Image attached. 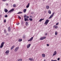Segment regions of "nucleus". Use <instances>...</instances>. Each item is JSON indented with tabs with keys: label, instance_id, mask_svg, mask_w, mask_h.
<instances>
[{
	"label": "nucleus",
	"instance_id": "ea45409f",
	"mask_svg": "<svg viewBox=\"0 0 61 61\" xmlns=\"http://www.w3.org/2000/svg\"><path fill=\"white\" fill-rule=\"evenodd\" d=\"M26 17V18L27 19L28 18H29V17L28 16H27Z\"/></svg>",
	"mask_w": 61,
	"mask_h": 61
},
{
	"label": "nucleus",
	"instance_id": "a19ab883",
	"mask_svg": "<svg viewBox=\"0 0 61 61\" xmlns=\"http://www.w3.org/2000/svg\"><path fill=\"white\" fill-rule=\"evenodd\" d=\"M19 23H18L17 24V25H19Z\"/></svg>",
	"mask_w": 61,
	"mask_h": 61
},
{
	"label": "nucleus",
	"instance_id": "20e7f679",
	"mask_svg": "<svg viewBox=\"0 0 61 61\" xmlns=\"http://www.w3.org/2000/svg\"><path fill=\"white\" fill-rule=\"evenodd\" d=\"M33 37H31L30 40H28V41H30V42H31V41L32 40H33Z\"/></svg>",
	"mask_w": 61,
	"mask_h": 61
},
{
	"label": "nucleus",
	"instance_id": "49530a36",
	"mask_svg": "<svg viewBox=\"0 0 61 61\" xmlns=\"http://www.w3.org/2000/svg\"><path fill=\"white\" fill-rule=\"evenodd\" d=\"M8 33L6 35L8 36Z\"/></svg>",
	"mask_w": 61,
	"mask_h": 61
},
{
	"label": "nucleus",
	"instance_id": "8fccbe9b",
	"mask_svg": "<svg viewBox=\"0 0 61 61\" xmlns=\"http://www.w3.org/2000/svg\"><path fill=\"white\" fill-rule=\"evenodd\" d=\"M30 14H32V13H31Z\"/></svg>",
	"mask_w": 61,
	"mask_h": 61
},
{
	"label": "nucleus",
	"instance_id": "bb28decb",
	"mask_svg": "<svg viewBox=\"0 0 61 61\" xmlns=\"http://www.w3.org/2000/svg\"><path fill=\"white\" fill-rule=\"evenodd\" d=\"M53 16V15H52L50 16L49 18H51Z\"/></svg>",
	"mask_w": 61,
	"mask_h": 61
},
{
	"label": "nucleus",
	"instance_id": "4468645a",
	"mask_svg": "<svg viewBox=\"0 0 61 61\" xmlns=\"http://www.w3.org/2000/svg\"><path fill=\"white\" fill-rule=\"evenodd\" d=\"M8 31L10 32L11 30V29L10 28V27H9L8 28Z\"/></svg>",
	"mask_w": 61,
	"mask_h": 61
},
{
	"label": "nucleus",
	"instance_id": "c85d7f7f",
	"mask_svg": "<svg viewBox=\"0 0 61 61\" xmlns=\"http://www.w3.org/2000/svg\"><path fill=\"white\" fill-rule=\"evenodd\" d=\"M55 12H53L52 13V14L51 15H52L53 16L54 15V14H55Z\"/></svg>",
	"mask_w": 61,
	"mask_h": 61
},
{
	"label": "nucleus",
	"instance_id": "f3484780",
	"mask_svg": "<svg viewBox=\"0 0 61 61\" xmlns=\"http://www.w3.org/2000/svg\"><path fill=\"white\" fill-rule=\"evenodd\" d=\"M44 20V19H41L39 20V22H41L42 20Z\"/></svg>",
	"mask_w": 61,
	"mask_h": 61
},
{
	"label": "nucleus",
	"instance_id": "c756f323",
	"mask_svg": "<svg viewBox=\"0 0 61 61\" xmlns=\"http://www.w3.org/2000/svg\"><path fill=\"white\" fill-rule=\"evenodd\" d=\"M26 16H26V15H25L24 16V17L25 18H26Z\"/></svg>",
	"mask_w": 61,
	"mask_h": 61
},
{
	"label": "nucleus",
	"instance_id": "2f4dec72",
	"mask_svg": "<svg viewBox=\"0 0 61 61\" xmlns=\"http://www.w3.org/2000/svg\"><path fill=\"white\" fill-rule=\"evenodd\" d=\"M58 28V26H56L55 28L56 29Z\"/></svg>",
	"mask_w": 61,
	"mask_h": 61
},
{
	"label": "nucleus",
	"instance_id": "3c124183",
	"mask_svg": "<svg viewBox=\"0 0 61 61\" xmlns=\"http://www.w3.org/2000/svg\"><path fill=\"white\" fill-rule=\"evenodd\" d=\"M0 17H1V15H0Z\"/></svg>",
	"mask_w": 61,
	"mask_h": 61
},
{
	"label": "nucleus",
	"instance_id": "9b49d317",
	"mask_svg": "<svg viewBox=\"0 0 61 61\" xmlns=\"http://www.w3.org/2000/svg\"><path fill=\"white\" fill-rule=\"evenodd\" d=\"M25 21H29V20L27 19L26 18H24Z\"/></svg>",
	"mask_w": 61,
	"mask_h": 61
},
{
	"label": "nucleus",
	"instance_id": "f03ea898",
	"mask_svg": "<svg viewBox=\"0 0 61 61\" xmlns=\"http://www.w3.org/2000/svg\"><path fill=\"white\" fill-rule=\"evenodd\" d=\"M48 22H49V20H47L45 21L44 24L45 25H47V24L48 23Z\"/></svg>",
	"mask_w": 61,
	"mask_h": 61
},
{
	"label": "nucleus",
	"instance_id": "393cba45",
	"mask_svg": "<svg viewBox=\"0 0 61 61\" xmlns=\"http://www.w3.org/2000/svg\"><path fill=\"white\" fill-rule=\"evenodd\" d=\"M57 35V31H56L55 32V35L56 36Z\"/></svg>",
	"mask_w": 61,
	"mask_h": 61
},
{
	"label": "nucleus",
	"instance_id": "72a5a7b5",
	"mask_svg": "<svg viewBox=\"0 0 61 61\" xmlns=\"http://www.w3.org/2000/svg\"><path fill=\"white\" fill-rule=\"evenodd\" d=\"M18 17L19 18V19H21V17H20V16H18Z\"/></svg>",
	"mask_w": 61,
	"mask_h": 61
},
{
	"label": "nucleus",
	"instance_id": "1a4fd4ad",
	"mask_svg": "<svg viewBox=\"0 0 61 61\" xmlns=\"http://www.w3.org/2000/svg\"><path fill=\"white\" fill-rule=\"evenodd\" d=\"M29 5H30V3H28V4L26 6V8H28L29 6Z\"/></svg>",
	"mask_w": 61,
	"mask_h": 61
},
{
	"label": "nucleus",
	"instance_id": "f8f14e48",
	"mask_svg": "<svg viewBox=\"0 0 61 61\" xmlns=\"http://www.w3.org/2000/svg\"><path fill=\"white\" fill-rule=\"evenodd\" d=\"M42 56L43 57H45L46 56V55L45 54H42Z\"/></svg>",
	"mask_w": 61,
	"mask_h": 61
},
{
	"label": "nucleus",
	"instance_id": "f257e3e1",
	"mask_svg": "<svg viewBox=\"0 0 61 61\" xmlns=\"http://www.w3.org/2000/svg\"><path fill=\"white\" fill-rule=\"evenodd\" d=\"M4 44H5V42H3L1 43L0 47V48H2L3 47V46H4Z\"/></svg>",
	"mask_w": 61,
	"mask_h": 61
},
{
	"label": "nucleus",
	"instance_id": "a18cd8bd",
	"mask_svg": "<svg viewBox=\"0 0 61 61\" xmlns=\"http://www.w3.org/2000/svg\"><path fill=\"white\" fill-rule=\"evenodd\" d=\"M3 1H5L6 0H2Z\"/></svg>",
	"mask_w": 61,
	"mask_h": 61
},
{
	"label": "nucleus",
	"instance_id": "c03bdc74",
	"mask_svg": "<svg viewBox=\"0 0 61 61\" xmlns=\"http://www.w3.org/2000/svg\"><path fill=\"white\" fill-rule=\"evenodd\" d=\"M45 36H46V35H47V33H46L45 34Z\"/></svg>",
	"mask_w": 61,
	"mask_h": 61
},
{
	"label": "nucleus",
	"instance_id": "37998d69",
	"mask_svg": "<svg viewBox=\"0 0 61 61\" xmlns=\"http://www.w3.org/2000/svg\"><path fill=\"white\" fill-rule=\"evenodd\" d=\"M6 5H8V3H6Z\"/></svg>",
	"mask_w": 61,
	"mask_h": 61
},
{
	"label": "nucleus",
	"instance_id": "e433bc0d",
	"mask_svg": "<svg viewBox=\"0 0 61 61\" xmlns=\"http://www.w3.org/2000/svg\"><path fill=\"white\" fill-rule=\"evenodd\" d=\"M4 23H5V22H6V20H4Z\"/></svg>",
	"mask_w": 61,
	"mask_h": 61
},
{
	"label": "nucleus",
	"instance_id": "79ce46f5",
	"mask_svg": "<svg viewBox=\"0 0 61 61\" xmlns=\"http://www.w3.org/2000/svg\"><path fill=\"white\" fill-rule=\"evenodd\" d=\"M25 36H23V38H25Z\"/></svg>",
	"mask_w": 61,
	"mask_h": 61
},
{
	"label": "nucleus",
	"instance_id": "39448f33",
	"mask_svg": "<svg viewBox=\"0 0 61 61\" xmlns=\"http://www.w3.org/2000/svg\"><path fill=\"white\" fill-rule=\"evenodd\" d=\"M46 37L45 36V37H41L40 38V40H43V39H46Z\"/></svg>",
	"mask_w": 61,
	"mask_h": 61
},
{
	"label": "nucleus",
	"instance_id": "2eb2a0df",
	"mask_svg": "<svg viewBox=\"0 0 61 61\" xmlns=\"http://www.w3.org/2000/svg\"><path fill=\"white\" fill-rule=\"evenodd\" d=\"M25 24L27 26H28V22H26Z\"/></svg>",
	"mask_w": 61,
	"mask_h": 61
},
{
	"label": "nucleus",
	"instance_id": "4c0bfd02",
	"mask_svg": "<svg viewBox=\"0 0 61 61\" xmlns=\"http://www.w3.org/2000/svg\"><path fill=\"white\" fill-rule=\"evenodd\" d=\"M47 46H49V44H47Z\"/></svg>",
	"mask_w": 61,
	"mask_h": 61
},
{
	"label": "nucleus",
	"instance_id": "09e8293b",
	"mask_svg": "<svg viewBox=\"0 0 61 61\" xmlns=\"http://www.w3.org/2000/svg\"><path fill=\"white\" fill-rule=\"evenodd\" d=\"M46 60L45 59V60H44V61H46Z\"/></svg>",
	"mask_w": 61,
	"mask_h": 61
},
{
	"label": "nucleus",
	"instance_id": "412c9836",
	"mask_svg": "<svg viewBox=\"0 0 61 61\" xmlns=\"http://www.w3.org/2000/svg\"><path fill=\"white\" fill-rule=\"evenodd\" d=\"M46 8L48 9H49V6H46Z\"/></svg>",
	"mask_w": 61,
	"mask_h": 61
},
{
	"label": "nucleus",
	"instance_id": "a211bd4d",
	"mask_svg": "<svg viewBox=\"0 0 61 61\" xmlns=\"http://www.w3.org/2000/svg\"><path fill=\"white\" fill-rule=\"evenodd\" d=\"M23 11L24 13H25V12H26V9H24L23 10Z\"/></svg>",
	"mask_w": 61,
	"mask_h": 61
},
{
	"label": "nucleus",
	"instance_id": "6e6552de",
	"mask_svg": "<svg viewBox=\"0 0 61 61\" xmlns=\"http://www.w3.org/2000/svg\"><path fill=\"white\" fill-rule=\"evenodd\" d=\"M31 46V44H29L27 46V48H29Z\"/></svg>",
	"mask_w": 61,
	"mask_h": 61
},
{
	"label": "nucleus",
	"instance_id": "dca6fc26",
	"mask_svg": "<svg viewBox=\"0 0 61 61\" xmlns=\"http://www.w3.org/2000/svg\"><path fill=\"white\" fill-rule=\"evenodd\" d=\"M15 46L14 45L13 46H12V47H11V50H12V49L14 48V47H15Z\"/></svg>",
	"mask_w": 61,
	"mask_h": 61
},
{
	"label": "nucleus",
	"instance_id": "b1692460",
	"mask_svg": "<svg viewBox=\"0 0 61 61\" xmlns=\"http://www.w3.org/2000/svg\"><path fill=\"white\" fill-rule=\"evenodd\" d=\"M48 13L49 14H51V11L49 10L48 11Z\"/></svg>",
	"mask_w": 61,
	"mask_h": 61
},
{
	"label": "nucleus",
	"instance_id": "603ef678",
	"mask_svg": "<svg viewBox=\"0 0 61 61\" xmlns=\"http://www.w3.org/2000/svg\"><path fill=\"white\" fill-rule=\"evenodd\" d=\"M30 17H31V16H30Z\"/></svg>",
	"mask_w": 61,
	"mask_h": 61
},
{
	"label": "nucleus",
	"instance_id": "864d4df0",
	"mask_svg": "<svg viewBox=\"0 0 61 61\" xmlns=\"http://www.w3.org/2000/svg\"><path fill=\"white\" fill-rule=\"evenodd\" d=\"M43 1H45V0H43Z\"/></svg>",
	"mask_w": 61,
	"mask_h": 61
},
{
	"label": "nucleus",
	"instance_id": "0eeeda50",
	"mask_svg": "<svg viewBox=\"0 0 61 61\" xmlns=\"http://www.w3.org/2000/svg\"><path fill=\"white\" fill-rule=\"evenodd\" d=\"M56 54H57V52H56V51H55L54 52V53L53 54L52 56H55V55H56Z\"/></svg>",
	"mask_w": 61,
	"mask_h": 61
},
{
	"label": "nucleus",
	"instance_id": "ddd939ff",
	"mask_svg": "<svg viewBox=\"0 0 61 61\" xmlns=\"http://www.w3.org/2000/svg\"><path fill=\"white\" fill-rule=\"evenodd\" d=\"M9 50H7L6 51L5 53V54H8V53H9Z\"/></svg>",
	"mask_w": 61,
	"mask_h": 61
},
{
	"label": "nucleus",
	"instance_id": "5701e85b",
	"mask_svg": "<svg viewBox=\"0 0 61 61\" xmlns=\"http://www.w3.org/2000/svg\"><path fill=\"white\" fill-rule=\"evenodd\" d=\"M29 20H30V21H33V19H32V18H29Z\"/></svg>",
	"mask_w": 61,
	"mask_h": 61
},
{
	"label": "nucleus",
	"instance_id": "aec40b11",
	"mask_svg": "<svg viewBox=\"0 0 61 61\" xmlns=\"http://www.w3.org/2000/svg\"><path fill=\"white\" fill-rule=\"evenodd\" d=\"M18 61H22V59H19Z\"/></svg>",
	"mask_w": 61,
	"mask_h": 61
},
{
	"label": "nucleus",
	"instance_id": "de8ad7c7",
	"mask_svg": "<svg viewBox=\"0 0 61 61\" xmlns=\"http://www.w3.org/2000/svg\"><path fill=\"white\" fill-rule=\"evenodd\" d=\"M55 26H53V27H55Z\"/></svg>",
	"mask_w": 61,
	"mask_h": 61
},
{
	"label": "nucleus",
	"instance_id": "f704fd0d",
	"mask_svg": "<svg viewBox=\"0 0 61 61\" xmlns=\"http://www.w3.org/2000/svg\"><path fill=\"white\" fill-rule=\"evenodd\" d=\"M57 60H58V61H59V60H60V58H58Z\"/></svg>",
	"mask_w": 61,
	"mask_h": 61
},
{
	"label": "nucleus",
	"instance_id": "4be33fe9",
	"mask_svg": "<svg viewBox=\"0 0 61 61\" xmlns=\"http://www.w3.org/2000/svg\"><path fill=\"white\" fill-rule=\"evenodd\" d=\"M22 41V39H19L18 41L19 42H21V41Z\"/></svg>",
	"mask_w": 61,
	"mask_h": 61
},
{
	"label": "nucleus",
	"instance_id": "423d86ee",
	"mask_svg": "<svg viewBox=\"0 0 61 61\" xmlns=\"http://www.w3.org/2000/svg\"><path fill=\"white\" fill-rule=\"evenodd\" d=\"M19 49V47H17L14 50L15 51V52H16L18 50V49Z\"/></svg>",
	"mask_w": 61,
	"mask_h": 61
},
{
	"label": "nucleus",
	"instance_id": "473e14b6",
	"mask_svg": "<svg viewBox=\"0 0 61 61\" xmlns=\"http://www.w3.org/2000/svg\"><path fill=\"white\" fill-rule=\"evenodd\" d=\"M51 61H57V60H51Z\"/></svg>",
	"mask_w": 61,
	"mask_h": 61
},
{
	"label": "nucleus",
	"instance_id": "6ab92c4d",
	"mask_svg": "<svg viewBox=\"0 0 61 61\" xmlns=\"http://www.w3.org/2000/svg\"><path fill=\"white\" fill-rule=\"evenodd\" d=\"M29 60L30 61H33V58H29Z\"/></svg>",
	"mask_w": 61,
	"mask_h": 61
},
{
	"label": "nucleus",
	"instance_id": "a878e982",
	"mask_svg": "<svg viewBox=\"0 0 61 61\" xmlns=\"http://www.w3.org/2000/svg\"><path fill=\"white\" fill-rule=\"evenodd\" d=\"M22 12H19L18 13H17V14H22Z\"/></svg>",
	"mask_w": 61,
	"mask_h": 61
},
{
	"label": "nucleus",
	"instance_id": "cd10ccee",
	"mask_svg": "<svg viewBox=\"0 0 61 61\" xmlns=\"http://www.w3.org/2000/svg\"><path fill=\"white\" fill-rule=\"evenodd\" d=\"M13 7H16V5L15 4H14L13 5Z\"/></svg>",
	"mask_w": 61,
	"mask_h": 61
},
{
	"label": "nucleus",
	"instance_id": "7c9ffc66",
	"mask_svg": "<svg viewBox=\"0 0 61 61\" xmlns=\"http://www.w3.org/2000/svg\"><path fill=\"white\" fill-rule=\"evenodd\" d=\"M5 17H7V15H5Z\"/></svg>",
	"mask_w": 61,
	"mask_h": 61
},
{
	"label": "nucleus",
	"instance_id": "c9c22d12",
	"mask_svg": "<svg viewBox=\"0 0 61 61\" xmlns=\"http://www.w3.org/2000/svg\"><path fill=\"white\" fill-rule=\"evenodd\" d=\"M4 32L5 33H6V30H4Z\"/></svg>",
	"mask_w": 61,
	"mask_h": 61
},
{
	"label": "nucleus",
	"instance_id": "9d476101",
	"mask_svg": "<svg viewBox=\"0 0 61 61\" xmlns=\"http://www.w3.org/2000/svg\"><path fill=\"white\" fill-rule=\"evenodd\" d=\"M4 11L5 13H7L8 12V10L6 9H5L4 10Z\"/></svg>",
	"mask_w": 61,
	"mask_h": 61
},
{
	"label": "nucleus",
	"instance_id": "58836bf2",
	"mask_svg": "<svg viewBox=\"0 0 61 61\" xmlns=\"http://www.w3.org/2000/svg\"><path fill=\"white\" fill-rule=\"evenodd\" d=\"M58 23H57L56 24V25H58Z\"/></svg>",
	"mask_w": 61,
	"mask_h": 61
},
{
	"label": "nucleus",
	"instance_id": "7ed1b4c3",
	"mask_svg": "<svg viewBox=\"0 0 61 61\" xmlns=\"http://www.w3.org/2000/svg\"><path fill=\"white\" fill-rule=\"evenodd\" d=\"M14 9H13L10 10L8 11V12L7 13V14H8V13H12V12H13L14 11Z\"/></svg>",
	"mask_w": 61,
	"mask_h": 61
}]
</instances>
